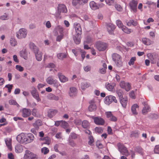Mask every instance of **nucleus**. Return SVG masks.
I'll return each mask as SVG.
<instances>
[{"instance_id":"40","label":"nucleus","mask_w":159,"mask_h":159,"mask_svg":"<svg viewBox=\"0 0 159 159\" xmlns=\"http://www.w3.org/2000/svg\"><path fill=\"white\" fill-rule=\"evenodd\" d=\"M138 108V106L136 104H134L131 107V110L132 113L134 115L138 114L137 112V109Z\"/></svg>"},{"instance_id":"36","label":"nucleus","mask_w":159,"mask_h":159,"mask_svg":"<svg viewBox=\"0 0 159 159\" xmlns=\"http://www.w3.org/2000/svg\"><path fill=\"white\" fill-rule=\"evenodd\" d=\"M138 24V23L137 21L134 20H130L127 23V25L129 26H130L132 25L134 26H136Z\"/></svg>"},{"instance_id":"24","label":"nucleus","mask_w":159,"mask_h":159,"mask_svg":"<svg viewBox=\"0 0 159 159\" xmlns=\"http://www.w3.org/2000/svg\"><path fill=\"white\" fill-rule=\"evenodd\" d=\"M77 90L74 87H72L70 88V91L69 92V96L71 97H73L75 96L77 93Z\"/></svg>"},{"instance_id":"9","label":"nucleus","mask_w":159,"mask_h":159,"mask_svg":"<svg viewBox=\"0 0 159 159\" xmlns=\"http://www.w3.org/2000/svg\"><path fill=\"white\" fill-rule=\"evenodd\" d=\"M16 139L20 143H26V134L23 133H20L17 136Z\"/></svg>"},{"instance_id":"47","label":"nucleus","mask_w":159,"mask_h":159,"mask_svg":"<svg viewBox=\"0 0 159 159\" xmlns=\"http://www.w3.org/2000/svg\"><path fill=\"white\" fill-rule=\"evenodd\" d=\"M68 143L69 145L72 147H75L76 146V143L71 139H68Z\"/></svg>"},{"instance_id":"21","label":"nucleus","mask_w":159,"mask_h":159,"mask_svg":"<svg viewBox=\"0 0 159 159\" xmlns=\"http://www.w3.org/2000/svg\"><path fill=\"white\" fill-rule=\"evenodd\" d=\"M120 100V102L122 107L124 108H126L128 102V99L127 97H125Z\"/></svg>"},{"instance_id":"31","label":"nucleus","mask_w":159,"mask_h":159,"mask_svg":"<svg viewBox=\"0 0 159 159\" xmlns=\"http://www.w3.org/2000/svg\"><path fill=\"white\" fill-rule=\"evenodd\" d=\"M47 97L48 98L49 100H54L55 101L58 100L59 98V97L58 96H57L52 93H49L47 96Z\"/></svg>"},{"instance_id":"7","label":"nucleus","mask_w":159,"mask_h":159,"mask_svg":"<svg viewBox=\"0 0 159 159\" xmlns=\"http://www.w3.org/2000/svg\"><path fill=\"white\" fill-rule=\"evenodd\" d=\"M89 0H72V4L74 6L80 7L87 3Z\"/></svg>"},{"instance_id":"55","label":"nucleus","mask_w":159,"mask_h":159,"mask_svg":"<svg viewBox=\"0 0 159 159\" xmlns=\"http://www.w3.org/2000/svg\"><path fill=\"white\" fill-rule=\"evenodd\" d=\"M135 60L136 58L135 57H132L129 62V64L130 66L133 65Z\"/></svg>"},{"instance_id":"5","label":"nucleus","mask_w":159,"mask_h":159,"mask_svg":"<svg viewBox=\"0 0 159 159\" xmlns=\"http://www.w3.org/2000/svg\"><path fill=\"white\" fill-rule=\"evenodd\" d=\"M113 102L117 103V101L116 98L112 95H109L106 96L104 99V103L107 105H109Z\"/></svg>"},{"instance_id":"18","label":"nucleus","mask_w":159,"mask_h":159,"mask_svg":"<svg viewBox=\"0 0 159 159\" xmlns=\"http://www.w3.org/2000/svg\"><path fill=\"white\" fill-rule=\"evenodd\" d=\"M116 84L114 83H109L106 82L105 84V87L106 88L108 91H113L114 89V87Z\"/></svg>"},{"instance_id":"11","label":"nucleus","mask_w":159,"mask_h":159,"mask_svg":"<svg viewBox=\"0 0 159 159\" xmlns=\"http://www.w3.org/2000/svg\"><path fill=\"white\" fill-rule=\"evenodd\" d=\"M57 82L56 80L54 79L53 77L52 76H49L46 79V82L48 84L50 85L54 84L56 87H58V85L57 84Z\"/></svg>"},{"instance_id":"3","label":"nucleus","mask_w":159,"mask_h":159,"mask_svg":"<svg viewBox=\"0 0 159 159\" xmlns=\"http://www.w3.org/2000/svg\"><path fill=\"white\" fill-rule=\"evenodd\" d=\"M27 31L24 28L20 29L19 31L16 33V36L17 38L21 39L25 38L27 35Z\"/></svg>"},{"instance_id":"30","label":"nucleus","mask_w":159,"mask_h":159,"mask_svg":"<svg viewBox=\"0 0 159 159\" xmlns=\"http://www.w3.org/2000/svg\"><path fill=\"white\" fill-rule=\"evenodd\" d=\"M29 47L34 53L37 52V51H39L38 48L33 43H30L29 44Z\"/></svg>"},{"instance_id":"22","label":"nucleus","mask_w":159,"mask_h":159,"mask_svg":"<svg viewBox=\"0 0 159 159\" xmlns=\"http://www.w3.org/2000/svg\"><path fill=\"white\" fill-rule=\"evenodd\" d=\"M57 75L60 81L62 83H65L68 80V78L63 75L62 73L60 72L58 73Z\"/></svg>"},{"instance_id":"14","label":"nucleus","mask_w":159,"mask_h":159,"mask_svg":"<svg viewBox=\"0 0 159 159\" xmlns=\"http://www.w3.org/2000/svg\"><path fill=\"white\" fill-rule=\"evenodd\" d=\"M22 113V116L24 117H27L30 115L31 113V110L29 109L23 108L20 111Z\"/></svg>"},{"instance_id":"35","label":"nucleus","mask_w":159,"mask_h":159,"mask_svg":"<svg viewBox=\"0 0 159 159\" xmlns=\"http://www.w3.org/2000/svg\"><path fill=\"white\" fill-rule=\"evenodd\" d=\"M150 107L146 104L144 103V107L142 110V112L143 114H146L148 112L150 111Z\"/></svg>"},{"instance_id":"64","label":"nucleus","mask_w":159,"mask_h":159,"mask_svg":"<svg viewBox=\"0 0 159 159\" xmlns=\"http://www.w3.org/2000/svg\"><path fill=\"white\" fill-rule=\"evenodd\" d=\"M80 49H73L72 50V51L73 53L74 54L75 56H77L78 54V52L80 51Z\"/></svg>"},{"instance_id":"8","label":"nucleus","mask_w":159,"mask_h":159,"mask_svg":"<svg viewBox=\"0 0 159 159\" xmlns=\"http://www.w3.org/2000/svg\"><path fill=\"white\" fill-rule=\"evenodd\" d=\"M97 48L100 51H103L106 50L107 47V44L105 43L98 42L96 43Z\"/></svg>"},{"instance_id":"41","label":"nucleus","mask_w":159,"mask_h":159,"mask_svg":"<svg viewBox=\"0 0 159 159\" xmlns=\"http://www.w3.org/2000/svg\"><path fill=\"white\" fill-rule=\"evenodd\" d=\"M5 141L8 148L11 149V139L10 138H7L5 139Z\"/></svg>"},{"instance_id":"54","label":"nucleus","mask_w":159,"mask_h":159,"mask_svg":"<svg viewBox=\"0 0 159 159\" xmlns=\"http://www.w3.org/2000/svg\"><path fill=\"white\" fill-rule=\"evenodd\" d=\"M13 87V85L12 84H8L7 85H6L5 86V88H8V91L9 93H10L11 91V89L12 88V87Z\"/></svg>"},{"instance_id":"58","label":"nucleus","mask_w":159,"mask_h":159,"mask_svg":"<svg viewBox=\"0 0 159 159\" xmlns=\"http://www.w3.org/2000/svg\"><path fill=\"white\" fill-rule=\"evenodd\" d=\"M95 131L96 133H101L103 132V130L101 127H96L95 129Z\"/></svg>"},{"instance_id":"16","label":"nucleus","mask_w":159,"mask_h":159,"mask_svg":"<svg viewBox=\"0 0 159 159\" xmlns=\"http://www.w3.org/2000/svg\"><path fill=\"white\" fill-rule=\"evenodd\" d=\"M138 2L135 0H132L129 3V6L131 9L134 12L137 11Z\"/></svg>"},{"instance_id":"13","label":"nucleus","mask_w":159,"mask_h":159,"mask_svg":"<svg viewBox=\"0 0 159 159\" xmlns=\"http://www.w3.org/2000/svg\"><path fill=\"white\" fill-rule=\"evenodd\" d=\"M31 93L32 96L37 101V102L41 101L38 92L35 88L33 87L32 88V90L31 91Z\"/></svg>"},{"instance_id":"32","label":"nucleus","mask_w":159,"mask_h":159,"mask_svg":"<svg viewBox=\"0 0 159 159\" xmlns=\"http://www.w3.org/2000/svg\"><path fill=\"white\" fill-rule=\"evenodd\" d=\"M142 43L145 45H149L152 43V42L149 39L147 38H143L142 39Z\"/></svg>"},{"instance_id":"62","label":"nucleus","mask_w":159,"mask_h":159,"mask_svg":"<svg viewBox=\"0 0 159 159\" xmlns=\"http://www.w3.org/2000/svg\"><path fill=\"white\" fill-rule=\"evenodd\" d=\"M16 69L20 71L21 72L24 70V68L21 66L19 65L16 66Z\"/></svg>"},{"instance_id":"28","label":"nucleus","mask_w":159,"mask_h":159,"mask_svg":"<svg viewBox=\"0 0 159 159\" xmlns=\"http://www.w3.org/2000/svg\"><path fill=\"white\" fill-rule=\"evenodd\" d=\"M63 28L61 26H57L55 28L54 31L55 35H58L59 34H63Z\"/></svg>"},{"instance_id":"38","label":"nucleus","mask_w":159,"mask_h":159,"mask_svg":"<svg viewBox=\"0 0 159 159\" xmlns=\"http://www.w3.org/2000/svg\"><path fill=\"white\" fill-rule=\"evenodd\" d=\"M91 8L93 10L98 9L97 4L93 1H92L89 3Z\"/></svg>"},{"instance_id":"37","label":"nucleus","mask_w":159,"mask_h":159,"mask_svg":"<svg viewBox=\"0 0 159 159\" xmlns=\"http://www.w3.org/2000/svg\"><path fill=\"white\" fill-rule=\"evenodd\" d=\"M15 151L17 153L21 152L23 151V146L20 144H17L15 147Z\"/></svg>"},{"instance_id":"52","label":"nucleus","mask_w":159,"mask_h":159,"mask_svg":"<svg viewBox=\"0 0 159 159\" xmlns=\"http://www.w3.org/2000/svg\"><path fill=\"white\" fill-rule=\"evenodd\" d=\"M77 137V135L74 133H71L69 137V139H76Z\"/></svg>"},{"instance_id":"2","label":"nucleus","mask_w":159,"mask_h":159,"mask_svg":"<svg viewBox=\"0 0 159 159\" xmlns=\"http://www.w3.org/2000/svg\"><path fill=\"white\" fill-rule=\"evenodd\" d=\"M112 57L113 61L117 66L120 67L122 66V58L120 55L116 53H114L112 55Z\"/></svg>"},{"instance_id":"17","label":"nucleus","mask_w":159,"mask_h":159,"mask_svg":"<svg viewBox=\"0 0 159 159\" xmlns=\"http://www.w3.org/2000/svg\"><path fill=\"white\" fill-rule=\"evenodd\" d=\"M107 117L111 121L116 122L117 120V118L112 114L111 112L108 111L105 113Z\"/></svg>"},{"instance_id":"57","label":"nucleus","mask_w":159,"mask_h":159,"mask_svg":"<svg viewBox=\"0 0 159 159\" xmlns=\"http://www.w3.org/2000/svg\"><path fill=\"white\" fill-rule=\"evenodd\" d=\"M64 36L63 34H60L58 35L56 38V41L58 42H60L63 38Z\"/></svg>"},{"instance_id":"23","label":"nucleus","mask_w":159,"mask_h":159,"mask_svg":"<svg viewBox=\"0 0 159 159\" xmlns=\"http://www.w3.org/2000/svg\"><path fill=\"white\" fill-rule=\"evenodd\" d=\"M34 139V136L31 133L26 134V143L32 142Z\"/></svg>"},{"instance_id":"43","label":"nucleus","mask_w":159,"mask_h":159,"mask_svg":"<svg viewBox=\"0 0 159 159\" xmlns=\"http://www.w3.org/2000/svg\"><path fill=\"white\" fill-rule=\"evenodd\" d=\"M10 43L12 47H15L17 44V41L14 38H12L11 39Z\"/></svg>"},{"instance_id":"10","label":"nucleus","mask_w":159,"mask_h":159,"mask_svg":"<svg viewBox=\"0 0 159 159\" xmlns=\"http://www.w3.org/2000/svg\"><path fill=\"white\" fill-rule=\"evenodd\" d=\"M120 85L121 88L124 89L127 91H128L130 89L131 85L129 83L121 81Z\"/></svg>"},{"instance_id":"25","label":"nucleus","mask_w":159,"mask_h":159,"mask_svg":"<svg viewBox=\"0 0 159 159\" xmlns=\"http://www.w3.org/2000/svg\"><path fill=\"white\" fill-rule=\"evenodd\" d=\"M43 125L42 121L40 120H37L34 123L32 124L34 127L37 129V130H39V127Z\"/></svg>"},{"instance_id":"29","label":"nucleus","mask_w":159,"mask_h":159,"mask_svg":"<svg viewBox=\"0 0 159 159\" xmlns=\"http://www.w3.org/2000/svg\"><path fill=\"white\" fill-rule=\"evenodd\" d=\"M57 111L56 110L49 109L48 111V116L49 118H52L57 114Z\"/></svg>"},{"instance_id":"12","label":"nucleus","mask_w":159,"mask_h":159,"mask_svg":"<svg viewBox=\"0 0 159 159\" xmlns=\"http://www.w3.org/2000/svg\"><path fill=\"white\" fill-rule=\"evenodd\" d=\"M92 118L94 120V123L97 125H103L105 123L104 120L100 117L92 116Z\"/></svg>"},{"instance_id":"42","label":"nucleus","mask_w":159,"mask_h":159,"mask_svg":"<svg viewBox=\"0 0 159 159\" xmlns=\"http://www.w3.org/2000/svg\"><path fill=\"white\" fill-rule=\"evenodd\" d=\"M140 134L139 131L138 130H136L131 132L130 136L131 137L137 138L139 136Z\"/></svg>"},{"instance_id":"39","label":"nucleus","mask_w":159,"mask_h":159,"mask_svg":"<svg viewBox=\"0 0 159 159\" xmlns=\"http://www.w3.org/2000/svg\"><path fill=\"white\" fill-rule=\"evenodd\" d=\"M81 35H78L76 34L75 36L73 37L75 42L76 44H79L80 42Z\"/></svg>"},{"instance_id":"63","label":"nucleus","mask_w":159,"mask_h":159,"mask_svg":"<svg viewBox=\"0 0 159 159\" xmlns=\"http://www.w3.org/2000/svg\"><path fill=\"white\" fill-rule=\"evenodd\" d=\"M80 52L81 53V56L82 58V60H83L84 58L85 57V55L86 54V52L84 50L80 49Z\"/></svg>"},{"instance_id":"45","label":"nucleus","mask_w":159,"mask_h":159,"mask_svg":"<svg viewBox=\"0 0 159 159\" xmlns=\"http://www.w3.org/2000/svg\"><path fill=\"white\" fill-rule=\"evenodd\" d=\"M116 93L119 98V99L123 98V92L121 89L117 90Z\"/></svg>"},{"instance_id":"59","label":"nucleus","mask_w":159,"mask_h":159,"mask_svg":"<svg viewBox=\"0 0 159 159\" xmlns=\"http://www.w3.org/2000/svg\"><path fill=\"white\" fill-rule=\"evenodd\" d=\"M61 125L62 127L65 128L68 126V124L66 122L64 121H62L61 123Z\"/></svg>"},{"instance_id":"20","label":"nucleus","mask_w":159,"mask_h":159,"mask_svg":"<svg viewBox=\"0 0 159 159\" xmlns=\"http://www.w3.org/2000/svg\"><path fill=\"white\" fill-rule=\"evenodd\" d=\"M95 102L94 99H92L90 101V105L89 107V109L90 111H94L96 110L97 106L95 103Z\"/></svg>"},{"instance_id":"53","label":"nucleus","mask_w":159,"mask_h":159,"mask_svg":"<svg viewBox=\"0 0 159 159\" xmlns=\"http://www.w3.org/2000/svg\"><path fill=\"white\" fill-rule=\"evenodd\" d=\"M9 103L10 105H16L18 107H19V105L17 103L16 101L14 100H11L9 101Z\"/></svg>"},{"instance_id":"61","label":"nucleus","mask_w":159,"mask_h":159,"mask_svg":"<svg viewBox=\"0 0 159 159\" xmlns=\"http://www.w3.org/2000/svg\"><path fill=\"white\" fill-rule=\"evenodd\" d=\"M136 150L137 152L141 154H142L143 153V149L141 147H137L136 148Z\"/></svg>"},{"instance_id":"44","label":"nucleus","mask_w":159,"mask_h":159,"mask_svg":"<svg viewBox=\"0 0 159 159\" xmlns=\"http://www.w3.org/2000/svg\"><path fill=\"white\" fill-rule=\"evenodd\" d=\"M66 56V53H58L57 54V57L60 60H63L65 58Z\"/></svg>"},{"instance_id":"27","label":"nucleus","mask_w":159,"mask_h":159,"mask_svg":"<svg viewBox=\"0 0 159 159\" xmlns=\"http://www.w3.org/2000/svg\"><path fill=\"white\" fill-rule=\"evenodd\" d=\"M20 56L25 60L28 58V52L25 49H23L19 52Z\"/></svg>"},{"instance_id":"4","label":"nucleus","mask_w":159,"mask_h":159,"mask_svg":"<svg viewBox=\"0 0 159 159\" xmlns=\"http://www.w3.org/2000/svg\"><path fill=\"white\" fill-rule=\"evenodd\" d=\"M117 146L119 151L122 154L126 156L129 155L128 150L123 144L119 143L117 144Z\"/></svg>"},{"instance_id":"33","label":"nucleus","mask_w":159,"mask_h":159,"mask_svg":"<svg viewBox=\"0 0 159 159\" xmlns=\"http://www.w3.org/2000/svg\"><path fill=\"white\" fill-rule=\"evenodd\" d=\"M90 86V84L87 82H82L80 85V88L84 90L87 88H88Z\"/></svg>"},{"instance_id":"34","label":"nucleus","mask_w":159,"mask_h":159,"mask_svg":"<svg viewBox=\"0 0 159 159\" xmlns=\"http://www.w3.org/2000/svg\"><path fill=\"white\" fill-rule=\"evenodd\" d=\"M36 60L38 61H40L42 58L43 53L41 52L37 51V52L34 53Z\"/></svg>"},{"instance_id":"1","label":"nucleus","mask_w":159,"mask_h":159,"mask_svg":"<svg viewBox=\"0 0 159 159\" xmlns=\"http://www.w3.org/2000/svg\"><path fill=\"white\" fill-rule=\"evenodd\" d=\"M116 23L118 27L121 29L125 33L127 34H129L133 32V30L127 28L126 26L123 25L121 21L120 20H117L116 21Z\"/></svg>"},{"instance_id":"60","label":"nucleus","mask_w":159,"mask_h":159,"mask_svg":"<svg viewBox=\"0 0 159 159\" xmlns=\"http://www.w3.org/2000/svg\"><path fill=\"white\" fill-rule=\"evenodd\" d=\"M106 4L108 5H112L114 3V0H105Z\"/></svg>"},{"instance_id":"19","label":"nucleus","mask_w":159,"mask_h":159,"mask_svg":"<svg viewBox=\"0 0 159 159\" xmlns=\"http://www.w3.org/2000/svg\"><path fill=\"white\" fill-rule=\"evenodd\" d=\"M74 28L75 29L76 34H77L81 35L82 34V29L80 24L75 22L74 24Z\"/></svg>"},{"instance_id":"49","label":"nucleus","mask_w":159,"mask_h":159,"mask_svg":"<svg viewBox=\"0 0 159 159\" xmlns=\"http://www.w3.org/2000/svg\"><path fill=\"white\" fill-rule=\"evenodd\" d=\"M1 20H6L9 19L8 14L6 13H5L4 14L0 16Z\"/></svg>"},{"instance_id":"51","label":"nucleus","mask_w":159,"mask_h":159,"mask_svg":"<svg viewBox=\"0 0 159 159\" xmlns=\"http://www.w3.org/2000/svg\"><path fill=\"white\" fill-rule=\"evenodd\" d=\"M41 152L44 154H46L49 152V149L46 147H43L41 149Z\"/></svg>"},{"instance_id":"15","label":"nucleus","mask_w":159,"mask_h":159,"mask_svg":"<svg viewBox=\"0 0 159 159\" xmlns=\"http://www.w3.org/2000/svg\"><path fill=\"white\" fill-rule=\"evenodd\" d=\"M57 11L58 13H66L67 10L66 6L63 4H59L57 7Z\"/></svg>"},{"instance_id":"56","label":"nucleus","mask_w":159,"mask_h":159,"mask_svg":"<svg viewBox=\"0 0 159 159\" xmlns=\"http://www.w3.org/2000/svg\"><path fill=\"white\" fill-rule=\"evenodd\" d=\"M154 152L155 153L159 154V144L155 146Z\"/></svg>"},{"instance_id":"48","label":"nucleus","mask_w":159,"mask_h":159,"mask_svg":"<svg viewBox=\"0 0 159 159\" xmlns=\"http://www.w3.org/2000/svg\"><path fill=\"white\" fill-rule=\"evenodd\" d=\"M89 124L87 120H84L82 123V125L84 128H87L89 126Z\"/></svg>"},{"instance_id":"26","label":"nucleus","mask_w":159,"mask_h":159,"mask_svg":"<svg viewBox=\"0 0 159 159\" xmlns=\"http://www.w3.org/2000/svg\"><path fill=\"white\" fill-rule=\"evenodd\" d=\"M115 28V26L111 23L107 25V29L109 34H112L113 30Z\"/></svg>"},{"instance_id":"50","label":"nucleus","mask_w":159,"mask_h":159,"mask_svg":"<svg viewBox=\"0 0 159 159\" xmlns=\"http://www.w3.org/2000/svg\"><path fill=\"white\" fill-rule=\"evenodd\" d=\"M84 71L85 72L90 71L91 69V67L90 66L87 65L84 66L83 67Z\"/></svg>"},{"instance_id":"6","label":"nucleus","mask_w":159,"mask_h":159,"mask_svg":"<svg viewBox=\"0 0 159 159\" xmlns=\"http://www.w3.org/2000/svg\"><path fill=\"white\" fill-rule=\"evenodd\" d=\"M25 159H37L38 157L36 155L31 152L28 150H26L24 156Z\"/></svg>"},{"instance_id":"46","label":"nucleus","mask_w":159,"mask_h":159,"mask_svg":"<svg viewBox=\"0 0 159 159\" xmlns=\"http://www.w3.org/2000/svg\"><path fill=\"white\" fill-rule=\"evenodd\" d=\"M43 140L44 141V143L49 145L51 143V139L48 137H45L43 138Z\"/></svg>"}]
</instances>
